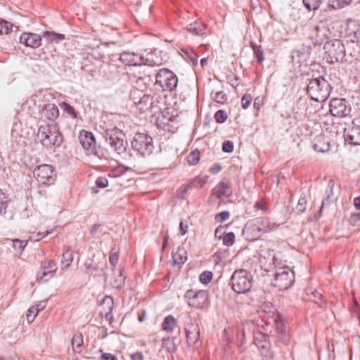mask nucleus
<instances>
[{
    "instance_id": "f257e3e1",
    "label": "nucleus",
    "mask_w": 360,
    "mask_h": 360,
    "mask_svg": "<svg viewBox=\"0 0 360 360\" xmlns=\"http://www.w3.org/2000/svg\"><path fill=\"white\" fill-rule=\"evenodd\" d=\"M280 224H277L267 217H257L247 223L244 231L250 234L252 238H258L264 233L276 231Z\"/></svg>"
},
{
    "instance_id": "f03ea898",
    "label": "nucleus",
    "mask_w": 360,
    "mask_h": 360,
    "mask_svg": "<svg viewBox=\"0 0 360 360\" xmlns=\"http://www.w3.org/2000/svg\"><path fill=\"white\" fill-rule=\"evenodd\" d=\"M307 93L311 100L317 102H323L330 94V86L327 80L320 77L309 81Z\"/></svg>"
},
{
    "instance_id": "7ed1b4c3",
    "label": "nucleus",
    "mask_w": 360,
    "mask_h": 360,
    "mask_svg": "<svg viewBox=\"0 0 360 360\" xmlns=\"http://www.w3.org/2000/svg\"><path fill=\"white\" fill-rule=\"evenodd\" d=\"M230 283L231 288L235 292L245 293L252 288V276L245 269H237L233 273Z\"/></svg>"
},
{
    "instance_id": "20e7f679",
    "label": "nucleus",
    "mask_w": 360,
    "mask_h": 360,
    "mask_svg": "<svg viewBox=\"0 0 360 360\" xmlns=\"http://www.w3.org/2000/svg\"><path fill=\"white\" fill-rule=\"evenodd\" d=\"M324 59L329 63L342 61L345 56V49L340 39H330L325 42Z\"/></svg>"
},
{
    "instance_id": "39448f33",
    "label": "nucleus",
    "mask_w": 360,
    "mask_h": 360,
    "mask_svg": "<svg viewBox=\"0 0 360 360\" xmlns=\"http://www.w3.org/2000/svg\"><path fill=\"white\" fill-rule=\"evenodd\" d=\"M294 281L295 274L288 266H284L276 269L273 284L278 290H287Z\"/></svg>"
},
{
    "instance_id": "423d86ee",
    "label": "nucleus",
    "mask_w": 360,
    "mask_h": 360,
    "mask_svg": "<svg viewBox=\"0 0 360 360\" xmlns=\"http://www.w3.org/2000/svg\"><path fill=\"white\" fill-rule=\"evenodd\" d=\"M136 106L140 113L151 117H154L161 111L158 98L148 94L143 95L139 101L136 103Z\"/></svg>"
},
{
    "instance_id": "0eeeda50",
    "label": "nucleus",
    "mask_w": 360,
    "mask_h": 360,
    "mask_svg": "<svg viewBox=\"0 0 360 360\" xmlns=\"http://www.w3.org/2000/svg\"><path fill=\"white\" fill-rule=\"evenodd\" d=\"M36 180L41 184L51 186L53 184L57 178V173L54 167L48 164L37 166L33 171Z\"/></svg>"
},
{
    "instance_id": "6e6552de",
    "label": "nucleus",
    "mask_w": 360,
    "mask_h": 360,
    "mask_svg": "<svg viewBox=\"0 0 360 360\" xmlns=\"http://www.w3.org/2000/svg\"><path fill=\"white\" fill-rule=\"evenodd\" d=\"M108 141L110 146L116 151L118 154H121L125 152L127 141L126 140V136L124 131L117 127H114L107 131Z\"/></svg>"
},
{
    "instance_id": "1a4fd4ad",
    "label": "nucleus",
    "mask_w": 360,
    "mask_h": 360,
    "mask_svg": "<svg viewBox=\"0 0 360 360\" xmlns=\"http://www.w3.org/2000/svg\"><path fill=\"white\" fill-rule=\"evenodd\" d=\"M131 146L142 155H148L152 153L153 150V139L146 134H136Z\"/></svg>"
},
{
    "instance_id": "9d476101",
    "label": "nucleus",
    "mask_w": 360,
    "mask_h": 360,
    "mask_svg": "<svg viewBox=\"0 0 360 360\" xmlns=\"http://www.w3.org/2000/svg\"><path fill=\"white\" fill-rule=\"evenodd\" d=\"M37 136L43 146L50 147L51 146L60 145V134L57 130H52L49 124L41 125L38 129Z\"/></svg>"
},
{
    "instance_id": "9b49d317",
    "label": "nucleus",
    "mask_w": 360,
    "mask_h": 360,
    "mask_svg": "<svg viewBox=\"0 0 360 360\" xmlns=\"http://www.w3.org/2000/svg\"><path fill=\"white\" fill-rule=\"evenodd\" d=\"M254 343L264 360H272L274 354L271 349V343L264 333L259 331L255 333Z\"/></svg>"
},
{
    "instance_id": "f8f14e48",
    "label": "nucleus",
    "mask_w": 360,
    "mask_h": 360,
    "mask_svg": "<svg viewBox=\"0 0 360 360\" xmlns=\"http://www.w3.org/2000/svg\"><path fill=\"white\" fill-rule=\"evenodd\" d=\"M178 83L176 75L168 69H161L156 75V84L163 90H173Z\"/></svg>"
},
{
    "instance_id": "ddd939ff",
    "label": "nucleus",
    "mask_w": 360,
    "mask_h": 360,
    "mask_svg": "<svg viewBox=\"0 0 360 360\" xmlns=\"http://www.w3.org/2000/svg\"><path fill=\"white\" fill-rule=\"evenodd\" d=\"M184 299L188 305L194 308L204 307L208 300V292L206 290H193L186 291Z\"/></svg>"
},
{
    "instance_id": "4468645a",
    "label": "nucleus",
    "mask_w": 360,
    "mask_h": 360,
    "mask_svg": "<svg viewBox=\"0 0 360 360\" xmlns=\"http://www.w3.org/2000/svg\"><path fill=\"white\" fill-rule=\"evenodd\" d=\"M330 30L322 23L316 25L310 32V39L316 46H320L329 40Z\"/></svg>"
},
{
    "instance_id": "2eb2a0df",
    "label": "nucleus",
    "mask_w": 360,
    "mask_h": 360,
    "mask_svg": "<svg viewBox=\"0 0 360 360\" xmlns=\"http://www.w3.org/2000/svg\"><path fill=\"white\" fill-rule=\"evenodd\" d=\"M330 112L333 116L346 117L349 115L351 108L345 99L335 98L330 102Z\"/></svg>"
},
{
    "instance_id": "dca6fc26",
    "label": "nucleus",
    "mask_w": 360,
    "mask_h": 360,
    "mask_svg": "<svg viewBox=\"0 0 360 360\" xmlns=\"http://www.w3.org/2000/svg\"><path fill=\"white\" fill-rule=\"evenodd\" d=\"M56 271V265L52 260H45L41 263L40 271L37 274V279L44 283L52 278Z\"/></svg>"
},
{
    "instance_id": "f3484780",
    "label": "nucleus",
    "mask_w": 360,
    "mask_h": 360,
    "mask_svg": "<svg viewBox=\"0 0 360 360\" xmlns=\"http://www.w3.org/2000/svg\"><path fill=\"white\" fill-rule=\"evenodd\" d=\"M79 141L82 148L88 152L89 154L94 153L96 150V139L91 132L82 130L79 133Z\"/></svg>"
},
{
    "instance_id": "a211bd4d",
    "label": "nucleus",
    "mask_w": 360,
    "mask_h": 360,
    "mask_svg": "<svg viewBox=\"0 0 360 360\" xmlns=\"http://www.w3.org/2000/svg\"><path fill=\"white\" fill-rule=\"evenodd\" d=\"M40 34L33 32H23L20 37V42L27 47L37 49L41 45Z\"/></svg>"
},
{
    "instance_id": "6ab92c4d",
    "label": "nucleus",
    "mask_w": 360,
    "mask_h": 360,
    "mask_svg": "<svg viewBox=\"0 0 360 360\" xmlns=\"http://www.w3.org/2000/svg\"><path fill=\"white\" fill-rule=\"evenodd\" d=\"M345 141L352 145H360V125L352 122L344 134Z\"/></svg>"
},
{
    "instance_id": "aec40b11",
    "label": "nucleus",
    "mask_w": 360,
    "mask_h": 360,
    "mask_svg": "<svg viewBox=\"0 0 360 360\" xmlns=\"http://www.w3.org/2000/svg\"><path fill=\"white\" fill-rule=\"evenodd\" d=\"M144 57L131 52H124L120 56V60L126 65L141 66Z\"/></svg>"
},
{
    "instance_id": "412c9836",
    "label": "nucleus",
    "mask_w": 360,
    "mask_h": 360,
    "mask_svg": "<svg viewBox=\"0 0 360 360\" xmlns=\"http://www.w3.org/2000/svg\"><path fill=\"white\" fill-rule=\"evenodd\" d=\"M144 57L143 65L148 66H160L162 65L165 59L160 51H153L148 53Z\"/></svg>"
},
{
    "instance_id": "4be33fe9",
    "label": "nucleus",
    "mask_w": 360,
    "mask_h": 360,
    "mask_svg": "<svg viewBox=\"0 0 360 360\" xmlns=\"http://www.w3.org/2000/svg\"><path fill=\"white\" fill-rule=\"evenodd\" d=\"M314 149L319 153H326L330 150V141L329 138L324 134L317 136L313 142Z\"/></svg>"
},
{
    "instance_id": "5701e85b",
    "label": "nucleus",
    "mask_w": 360,
    "mask_h": 360,
    "mask_svg": "<svg viewBox=\"0 0 360 360\" xmlns=\"http://www.w3.org/2000/svg\"><path fill=\"white\" fill-rule=\"evenodd\" d=\"M186 29L193 35L204 36L206 34L207 25L200 20H198L190 23Z\"/></svg>"
},
{
    "instance_id": "b1692460",
    "label": "nucleus",
    "mask_w": 360,
    "mask_h": 360,
    "mask_svg": "<svg viewBox=\"0 0 360 360\" xmlns=\"http://www.w3.org/2000/svg\"><path fill=\"white\" fill-rule=\"evenodd\" d=\"M186 337L188 345L195 344L199 338V330L198 326L195 323H191L186 329Z\"/></svg>"
},
{
    "instance_id": "393cba45",
    "label": "nucleus",
    "mask_w": 360,
    "mask_h": 360,
    "mask_svg": "<svg viewBox=\"0 0 360 360\" xmlns=\"http://www.w3.org/2000/svg\"><path fill=\"white\" fill-rule=\"evenodd\" d=\"M84 344V337L82 333H75L71 340L72 349L75 353H80Z\"/></svg>"
},
{
    "instance_id": "a878e982",
    "label": "nucleus",
    "mask_w": 360,
    "mask_h": 360,
    "mask_svg": "<svg viewBox=\"0 0 360 360\" xmlns=\"http://www.w3.org/2000/svg\"><path fill=\"white\" fill-rule=\"evenodd\" d=\"M43 113L47 119L54 120L58 118L59 110L55 104L49 103L46 105Z\"/></svg>"
},
{
    "instance_id": "bb28decb",
    "label": "nucleus",
    "mask_w": 360,
    "mask_h": 360,
    "mask_svg": "<svg viewBox=\"0 0 360 360\" xmlns=\"http://www.w3.org/2000/svg\"><path fill=\"white\" fill-rule=\"evenodd\" d=\"M181 58L192 65L198 64V56L191 49H181Z\"/></svg>"
},
{
    "instance_id": "cd10ccee",
    "label": "nucleus",
    "mask_w": 360,
    "mask_h": 360,
    "mask_svg": "<svg viewBox=\"0 0 360 360\" xmlns=\"http://www.w3.org/2000/svg\"><path fill=\"white\" fill-rule=\"evenodd\" d=\"M231 194L230 187L227 183L221 182L219 184L214 195L217 198H220L222 196H229Z\"/></svg>"
},
{
    "instance_id": "c85d7f7f",
    "label": "nucleus",
    "mask_w": 360,
    "mask_h": 360,
    "mask_svg": "<svg viewBox=\"0 0 360 360\" xmlns=\"http://www.w3.org/2000/svg\"><path fill=\"white\" fill-rule=\"evenodd\" d=\"M347 131V128L345 127V124L342 123H336L333 124L330 127V134L332 136H333V134L335 136H339L343 134V135L345 134V131Z\"/></svg>"
},
{
    "instance_id": "c756f323",
    "label": "nucleus",
    "mask_w": 360,
    "mask_h": 360,
    "mask_svg": "<svg viewBox=\"0 0 360 360\" xmlns=\"http://www.w3.org/2000/svg\"><path fill=\"white\" fill-rule=\"evenodd\" d=\"M250 46L253 50L254 55L257 58L259 63H262L264 60V52L260 45H257L255 42H250Z\"/></svg>"
},
{
    "instance_id": "7c9ffc66",
    "label": "nucleus",
    "mask_w": 360,
    "mask_h": 360,
    "mask_svg": "<svg viewBox=\"0 0 360 360\" xmlns=\"http://www.w3.org/2000/svg\"><path fill=\"white\" fill-rule=\"evenodd\" d=\"M177 324L176 320L172 316H167L163 323L162 328L164 330L172 331Z\"/></svg>"
},
{
    "instance_id": "2f4dec72",
    "label": "nucleus",
    "mask_w": 360,
    "mask_h": 360,
    "mask_svg": "<svg viewBox=\"0 0 360 360\" xmlns=\"http://www.w3.org/2000/svg\"><path fill=\"white\" fill-rule=\"evenodd\" d=\"M211 97L213 101L220 104L226 103L228 99L227 95L221 91L214 93L212 92L211 94Z\"/></svg>"
},
{
    "instance_id": "473e14b6",
    "label": "nucleus",
    "mask_w": 360,
    "mask_h": 360,
    "mask_svg": "<svg viewBox=\"0 0 360 360\" xmlns=\"http://www.w3.org/2000/svg\"><path fill=\"white\" fill-rule=\"evenodd\" d=\"M322 3V0H303L304 6L309 11L317 10Z\"/></svg>"
},
{
    "instance_id": "72a5a7b5",
    "label": "nucleus",
    "mask_w": 360,
    "mask_h": 360,
    "mask_svg": "<svg viewBox=\"0 0 360 360\" xmlns=\"http://www.w3.org/2000/svg\"><path fill=\"white\" fill-rule=\"evenodd\" d=\"M59 106L65 112H66L72 119H75L77 117V112L72 106L70 105L69 104L65 102L60 103L59 104Z\"/></svg>"
},
{
    "instance_id": "f704fd0d",
    "label": "nucleus",
    "mask_w": 360,
    "mask_h": 360,
    "mask_svg": "<svg viewBox=\"0 0 360 360\" xmlns=\"http://www.w3.org/2000/svg\"><path fill=\"white\" fill-rule=\"evenodd\" d=\"M352 0H329L330 6L334 9L344 8L348 5Z\"/></svg>"
},
{
    "instance_id": "c9c22d12",
    "label": "nucleus",
    "mask_w": 360,
    "mask_h": 360,
    "mask_svg": "<svg viewBox=\"0 0 360 360\" xmlns=\"http://www.w3.org/2000/svg\"><path fill=\"white\" fill-rule=\"evenodd\" d=\"M119 255H120L119 249H117L116 248H113L111 250V252L110 254V257H109V261L113 268H115L117 264L118 259H119Z\"/></svg>"
},
{
    "instance_id": "e433bc0d",
    "label": "nucleus",
    "mask_w": 360,
    "mask_h": 360,
    "mask_svg": "<svg viewBox=\"0 0 360 360\" xmlns=\"http://www.w3.org/2000/svg\"><path fill=\"white\" fill-rule=\"evenodd\" d=\"M200 160V152L194 150L189 153L187 157V161L190 165H194L198 162Z\"/></svg>"
},
{
    "instance_id": "4c0bfd02",
    "label": "nucleus",
    "mask_w": 360,
    "mask_h": 360,
    "mask_svg": "<svg viewBox=\"0 0 360 360\" xmlns=\"http://www.w3.org/2000/svg\"><path fill=\"white\" fill-rule=\"evenodd\" d=\"M205 181L200 177H195L189 181V186H193L195 189H198L202 188L205 184Z\"/></svg>"
},
{
    "instance_id": "58836bf2",
    "label": "nucleus",
    "mask_w": 360,
    "mask_h": 360,
    "mask_svg": "<svg viewBox=\"0 0 360 360\" xmlns=\"http://www.w3.org/2000/svg\"><path fill=\"white\" fill-rule=\"evenodd\" d=\"M213 274L211 271H205L199 277L200 281L203 284H208L212 279Z\"/></svg>"
},
{
    "instance_id": "ea45409f",
    "label": "nucleus",
    "mask_w": 360,
    "mask_h": 360,
    "mask_svg": "<svg viewBox=\"0 0 360 360\" xmlns=\"http://www.w3.org/2000/svg\"><path fill=\"white\" fill-rule=\"evenodd\" d=\"M37 309H36L33 306L30 307L26 314V319L29 323H32L34 319L37 317L38 314Z\"/></svg>"
},
{
    "instance_id": "a19ab883",
    "label": "nucleus",
    "mask_w": 360,
    "mask_h": 360,
    "mask_svg": "<svg viewBox=\"0 0 360 360\" xmlns=\"http://www.w3.org/2000/svg\"><path fill=\"white\" fill-rule=\"evenodd\" d=\"M235 242V234L233 232H229L225 234L223 237V243L226 246H231Z\"/></svg>"
},
{
    "instance_id": "79ce46f5",
    "label": "nucleus",
    "mask_w": 360,
    "mask_h": 360,
    "mask_svg": "<svg viewBox=\"0 0 360 360\" xmlns=\"http://www.w3.org/2000/svg\"><path fill=\"white\" fill-rule=\"evenodd\" d=\"M228 118L224 110H219L214 114V119L217 123H224Z\"/></svg>"
},
{
    "instance_id": "37998d69",
    "label": "nucleus",
    "mask_w": 360,
    "mask_h": 360,
    "mask_svg": "<svg viewBox=\"0 0 360 360\" xmlns=\"http://www.w3.org/2000/svg\"><path fill=\"white\" fill-rule=\"evenodd\" d=\"M262 312H265L268 316L271 317L274 314V308L271 303H264L262 306Z\"/></svg>"
},
{
    "instance_id": "c03bdc74",
    "label": "nucleus",
    "mask_w": 360,
    "mask_h": 360,
    "mask_svg": "<svg viewBox=\"0 0 360 360\" xmlns=\"http://www.w3.org/2000/svg\"><path fill=\"white\" fill-rule=\"evenodd\" d=\"M12 242L13 248L20 252L23 250L27 243V240L25 242L19 239L12 240Z\"/></svg>"
},
{
    "instance_id": "a18cd8bd",
    "label": "nucleus",
    "mask_w": 360,
    "mask_h": 360,
    "mask_svg": "<svg viewBox=\"0 0 360 360\" xmlns=\"http://www.w3.org/2000/svg\"><path fill=\"white\" fill-rule=\"evenodd\" d=\"M252 97L250 94H245L241 98V105L243 109H247L250 105Z\"/></svg>"
},
{
    "instance_id": "49530a36",
    "label": "nucleus",
    "mask_w": 360,
    "mask_h": 360,
    "mask_svg": "<svg viewBox=\"0 0 360 360\" xmlns=\"http://www.w3.org/2000/svg\"><path fill=\"white\" fill-rule=\"evenodd\" d=\"M230 217V213L228 211H223L217 214L214 217V219L217 223H221L227 220Z\"/></svg>"
},
{
    "instance_id": "de8ad7c7",
    "label": "nucleus",
    "mask_w": 360,
    "mask_h": 360,
    "mask_svg": "<svg viewBox=\"0 0 360 360\" xmlns=\"http://www.w3.org/2000/svg\"><path fill=\"white\" fill-rule=\"evenodd\" d=\"M254 207L257 210H261L263 212H265L267 211L268 207L266 205V201L265 199H261L258 201H257L254 205Z\"/></svg>"
},
{
    "instance_id": "09e8293b",
    "label": "nucleus",
    "mask_w": 360,
    "mask_h": 360,
    "mask_svg": "<svg viewBox=\"0 0 360 360\" xmlns=\"http://www.w3.org/2000/svg\"><path fill=\"white\" fill-rule=\"evenodd\" d=\"M307 207V200L304 198L299 199L297 205L296 206V212L297 213H302L305 211Z\"/></svg>"
},
{
    "instance_id": "8fccbe9b",
    "label": "nucleus",
    "mask_w": 360,
    "mask_h": 360,
    "mask_svg": "<svg viewBox=\"0 0 360 360\" xmlns=\"http://www.w3.org/2000/svg\"><path fill=\"white\" fill-rule=\"evenodd\" d=\"M127 169L122 166H118L117 167L114 168L110 173V175L115 177H117L124 174L126 172Z\"/></svg>"
},
{
    "instance_id": "3c124183",
    "label": "nucleus",
    "mask_w": 360,
    "mask_h": 360,
    "mask_svg": "<svg viewBox=\"0 0 360 360\" xmlns=\"http://www.w3.org/2000/svg\"><path fill=\"white\" fill-rule=\"evenodd\" d=\"M7 207V197L0 191V213L4 212Z\"/></svg>"
},
{
    "instance_id": "603ef678",
    "label": "nucleus",
    "mask_w": 360,
    "mask_h": 360,
    "mask_svg": "<svg viewBox=\"0 0 360 360\" xmlns=\"http://www.w3.org/2000/svg\"><path fill=\"white\" fill-rule=\"evenodd\" d=\"M222 150L227 153H232L233 150V143L231 141H225L222 144Z\"/></svg>"
},
{
    "instance_id": "864d4df0",
    "label": "nucleus",
    "mask_w": 360,
    "mask_h": 360,
    "mask_svg": "<svg viewBox=\"0 0 360 360\" xmlns=\"http://www.w3.org/2000/svg\"><path fill=\"white\" fill-rule=\"evenodd\" d=\"M10 29V24L4 20H0V34H7Z\"/></svg>"
},
{
    "instance_id": "5fc2aeb1",
    "label": "nucleus",
    "mask_w": 360,
    "mask_h": 360,
    "mask_svg": "<svg viewBox=\"0 0 360 360\" xmlns=\"http://www.w3.org/2000/svg\"><path fill=\"white\" fill-rule=\"evenodd\" d=\"M103 304H107L108 307V311L105 312V316H108L109 313H110L112 310V306H113V300L112 297L106 296L104 297L103 300Z\"/></svg>"
},
{
    "instance_id": "6e6d98bb",
    "label": "nucleus",
    "mask_w": 360,
    "mask_h": 360,
    "mask_svg": "<svg viewBox=\"0 0 360 360\" xmlns=\"http://www.w3.org/2000/svg\"><path fill=\"white\" fill-rule=\"evenodd\" d=\"M96 184L99 188H105L108 186V181L105 177H99L97 179Z\"/></svg>"
},
{
    "instance_id": "4d7b16f0",
    "label": "nucleus",
    "mask_w": 360,
    "mask_h": 360,
    "mask_svg": "<svg viewBox=\"0 0 360 360\" xmlns=\"http://www.w3.org/2000/svg\"><path fill=\"white\" fill-rule=\"evenodd\" d=\"M278 340L283 344L287 345L290 342V336L288 333L283 332L279 334Z\"/></svg>"
},
{
    "instance_id": "13d9d810",
    "label": "nucleus",
    "mask_w": 360,
    "mask_h": 360,
    "mask_svg": "<svg viewBox=\"0 0 360 360\" xmlns=\"http://www.w3.org/2000/svg\"><path fill=\"white\" fill-rule=\"evenodd\" d=\"M47 34L49 36L50 39L51 41H58L64 39V36L63 34H59L53 32H47Z\"/></svg>"
},
{
    "instance_id": "bf43d9fd",
    "label": "nucleus",
    "mask_w": 360,
    "mask_h": 360,
    "mask_svg": "<svg viewBox=\"0 0 360 360\" xmlns=\"http://www.w3.org/2000/svg\"><path fill=\"white\" fill-rule=\"evenodd\" d=\"M72 261V259L71 257V255L68 252H65L63 255L62 257V262L64 263L66 262V266H68L71 262Z\"/></svg>"
},
{
    "instance_id": "052dcab7",
    "label": "nucleus",
    "mask_w": 360,
    "mask_h": 360,
    "mask_svg": "<svg viewBox=\"0 0 360 360\" xmlns=\"http://www.w3.org/2000/svg\"><path fill=\"white\" fill-rule=\"evenodd\" d=\"M46 302H47V300H41V301H39L37 304H36L33 307L36 309H37V311L39 312V311L44 309L46 307Z\"/></svg>"
},
{
    "instance_id": "680f3d73",
    "label": "nucleus",
    "mask_w": 360,
    "mask_h": 360,
    "mask_svg": "<svg viewBox=\"0 0 360 360\" xmlns=\"http://www.w3.org/2000/svg\"><path fill=\"white\" fill-rule=\"evenodd\" d=\"M101 360H117V358L110 353H103L101 356Z\"/></svg>"
},
{
    "instance_id": "e2e57ef3",
    "label": "nucleus",
    "mask_w": 360,
    "mask_h": 360,
    "mask_svg": "<svg viewBox=\"0 0 360 360\" xmlns=\"http://www.w3.org/2000/svg\"><path fill=\"white\" fill-rule=\"evenodd\" d=\"M49 233H50L49 231H47L46 233H38L36 238H34V236L30 237V239L33 238V240L34 241H39L46 236H47Z\"/></svg>"
},
{
    "instance_id": "0e129e2a",
    "label": "nucleus",
    "mask_w": 360,
    "mask_h": 360,
    "mask_svg": "<svg viewBox=\"0 0 360 360\" xmlns=\"http://www.w3.org/2000/svg\"><path fill=\"white\" fill-rule=\"evenodd\" d=\"M131 360H143V356L141 352H136L131 355Z\"/></svg>"
},
{
    "instance_id": "69168bd1",
    "label": "nucleus",
    "mask_w": 360,
    "mask_h": 360,
    "mask_svg": "<svg viewBox=\"0 0 360 360\" xmlns=\"http://www.w3.org/2000/svg\"><path fill=\"white\" fill-rule=\"evenodd\" d=\"M359 220H360V212L355 213V214H353L351 215L350 219H349L351 223H356Z\"/></svg>"
},
{
    "instance_id": "338daca9",
    "label": "nucleus",
    "mask_w": 360,
    "mask_h": 360,
    "mask_svg": "<svg viewBox=\"0 0 360 360\" xmlns=\"http://www.w3.org/2000/svg\"><path fill=\"white\" fill-rule=\"evenodd\" d=\"M139 74H141L142 72L143 73V76H138L139 79H143L145 77H150V75L149 73H146V69L143 67H141L140 68V70H139Z\"/></svg>"
},
{
    "instance_id": "774afa93",
    "label": "nucleus",
    "mask_w": 360,
    "mask_h": 360,
    "mask_svg": "<svg viewBox=\"0 0 360 360\" xmlns=\"http://www.w3.org/2000/svg\"><path fill=\"white\" fill-rule=\"evenodd\" d=\"M354 205L357 210H360V196L354 199Z\"/></svg>"
}]
</instances>
